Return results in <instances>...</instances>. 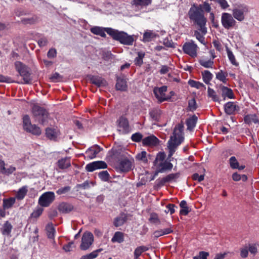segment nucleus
Here are the masks:
<instances>
[{"mask_svg":"<svg viewBox=\"0 0 259 259\" xmlns=\"http://www.w3.org/2000/svg\"><path fill=\"white\" fill-rule=\"evenodd\" d=\"M188 15L190 21L198 26L202 34L205 35L207 33L205 26L207 19L205 17L203 11L199 9L198 5L194 4L189 9Z\"/></svg>","mask_w":259,"mask_h":259,"instance_id":"f257e3e1","label":"nucleus"},{"mask_svg":"<svg viewBox=\"0 0 259 259\" xmlns=\"http://www.w3.org/2000/svg\"><path fill=\"white\" fill-rule=\"evenodd\" d=\"M184 125L182 123L177 124L173 131L167 143V148L169 150V156H171L176 151L177 147L184 140Z\"/></svg>","mask_w":259,"mask_h":259,"instance_id":"f03ea898","label":"nucleus"},{"mask_svg":"<svg viewBox=\"0 0 259 259\" xmlns=\"http://www.w3.org/2000/svg\"><path fill=\"white\" fill-rule=\"evenodd\" d=\"M106 32L111 35L113 39L119 41L120 43L126 45H132L134 38L124 32H119L112 28H107Z\"/></svg>","mask_w":259,"mask_h":259,"instance_id":"7ed1b4c3","label":"nucleus"},{"mask_svg":"<svg viewBox=\"0 0 259 259\" xmlns=\"http://www.w3.org/2000/svg\"><path fill=\"white\" fill-rule=\"evenodd\" d=\"M32 115L36 121L45 124L49 117L48 111L43 107L37 105H34L32 109Z\"/></svg>","mask_w":259,"mask_h":259,"instance_id":"20e7f679","label":"nucleus"},{"mask_svg":"<svg viewBox=\"0 0 259 259\" xmlns=\"http://www.w3.org/2000/svg\"><path fill=\"white\" fill-rule=\"evenodd\" d=\"M16 69L22 77L23 82L22 83L28 84L31 82L29 68L20 61H16L15 63Z\"/></svg>","mask_w":259,"mask_h":259,"instance_id":"39448f33","label":"nucleus"},{"mask_svg":"<svg viewBox=\"0 0 259 259\" xmlns=\"http://www.w3.org/2000/svg\"><path fill=\"white\" fill-rule=\"evenodd\" d=\"M23 127L27 132L34 135H40L41 133L40 128L35 124H32L30 117L25 115L23 117Z\"/></svg>","mask_w":259,"mask_h":259,"instance_id":"423d86ee","label":"nucleus"},{"mask_svg":"<svg viewBox=\"0 0 259 259\" xmlns=\"http://www.w3.org/2000/svg\"><path fill=\"white\" fill-rule=\"evenodd\" d=\"M55 195L53 192L43 193L39 198L38 204L42 207H48L55 200Z\"/></svg>","mask_w":259,"mask_h":259,"instance_id":"0eeeda50","label":"nucleus"},{"mask_svg":"<svg viewBox=\"0 0 259 259\" xmlns=\"http://www.w3.org/2000/svg\"><path fill=\"white\" fill-rule=\"evenodd\" d=\"M247 12V8L243 5H235L232 10V15L234 19L242 21L245 18V14Z\"/></svg>","mask_w":259,"mask_h":259,"instance_id":"6e6552de","label":"nucleus"},{"mask_svg":"<svg viewBox=\"0 0 259 259\" xmlns=\"http://www.w3.org/2000/svg\"><path fill=\"white\" fill-rule=\"evenodd\" d=\"M236 21L232 15L228 13H223L221 16V23L226 29L233 27L236 24Z\"/></svg>","mask_w":259,"mask_h":259,"instance_id":"1a4fd4ad","label":"nucleus"},{"mask_svg":"<svg viewBox=\"0 0 259 259\" xmlns=\"http://www.w3.org/2000/svg\"><path fill=\"white\" fill-rule=\"evenodd\" d=\"M198 46L193 41L185 42L183 46L184 52L192 58H195L197 55Z\"/></svg>","mask_w":259,"mask_h":259,"instance_id":"9d476101","label":"nucleus"},{"mask_svg":"<svg viewBox=\"0 0 259 259\" xmlns=\"http://www.w3.org/2000/svg\"><path fill=\"white\" fill-rule=\"evenodd\" d=\"M94 242V236L90 232H84L81 238V242L80 248L82 250H86L90 248Z\"/></svg>","mask_w":259,"mask_h":259,"instance_id":"9b49d317","label":"nucleus"},{"mask_svg":"<svg viewBox=\"0 0 259 259\" xmlns=\"http://www.w3.org/2000/svg\"><path fill=\"white\" fill-rule=\"evenodd\" d=\"M118 131L122 134H127L131 132V128L127 119L124 116H121L117 120Z\"/></svg>","mask_w":259,"mask_h":259,"instance_id":"f8f14e48","label":"nucleus"},{"mask_svg":"<svg viewBox=\"0 0 259 259\" xmlns=\"http://www.w3.org/2000/svg\"><path fill=\"white\" fill-rule=\"evenodd\" d=\"M167 91V87L162 86L160 88L155 87L153 89V93L155 97L159 102H162L167 101L168 98L165 96V92Z\"/></svg>","mask_w":259,"mask_h":259,"instance_id":"ddd939ff","label":"nucleus"},{"mask_svg":"<svg viewBox=\"0 0 259 259\" xmlns=\"http://www.w3.org/2000/svg\"><path fill=\"white\" fill-rule=\"evenodd\" d=\"M103 149L97 145H94L88 148L85 152V158L92 159L96 157Z\"/></svg>","mask_w":259,"mask_h":259,"instance_id":"4468645a","label":"nucleus"},{"mask_svg":"<svg viewBox=\"0 0 259 259\" xmlns=\"http://www.w3.org/2000/svg\"><path fill=\"white\" fill-rule=\"evenodd\" d=\"M179 173L169 174L162 179H157L156 180L157 185L158 187H161L166 183L175 182L179 178Z\"/></svg>","mask_w":259,"mask_h":259,"instance_id":"2eb2a0df","label":"nucleus"},{"mask_svg":"<svg viewBox=\"0 0 259 259\" xmlns=\"http://www.w3.org/2000/svg\"><path fill=\"white\" fill-rule=\"evenodd\" d=\"M107 165L103 161H96L86 165L85 169L89 172H92L98 169L106 168Z\"/></svg>","mask_w":259,"mask_h":259,"instance_id":"dca6fc26","label":"nucleus"},{"mask_svg":"<svg viewBox=\"0 0 259 259\" xmlns=\"http://www.w3.org/2000/svg\"><path fill=\"white\" fill-rule=\"evenodd\" d=\"M220 90L221 96L224 100H225L226 99H234L235 96L231 89L224 85H221L220 86Z\"/></svg>","mask_w":259,"mask_h":259,"instance_id":"f3484780","label":"nucleus"},{"mask_svg":"<svg viewBox=\"0 0 259 259\" xmlns=\"http://www.w3.org/2000/svg\"><path fill=\"white\" fill-rule=\"evenodd\" d=\"M225 112L227 114H234L236 111L239 110V106L234 102H228L224 105Z\"/></svg>","mask_w":259,"mask_h":259,"instance_id":"a211bd4d","label":"nucleus"},{"mask_svg":"<svg viewBox=\"0 0 259 259\" xmlns=\"http://www.w3.org/2000/svg\"><path fill=\"white\" fill-rule=\"evenodd\" d=\"M159 140L154 136L151 135L144 138L142 143L145 146H156L158 144Z\"/></svg>","mask_w":259,"mask_h":259,"instance_id":"6ab92c4d","label":"nucleus"},{"mask_svg":"<svg viewBox=\"0 0 259 259\" xmlns=\"http://www.w3.org/2000/svg\"><path fill=\"white\" fill-rule=\"evenodd\" d=\"M132 168V161L127 159H123L120 161L118 165L119 169L122 172L128 171Z\"/></svg>","mask_w":259,"mask_h":259,"instance_id":"aec40b11","label":"nucleus"},{"mask_svg":"<svg viewBox=\"0 0 259 259\" xmlns=\"http://www.w3.org/2000/svg\"><path fill=\"white\" fill-rule=\"evenodd\" d=\"M158 36V35L154 31L146 30L143 34L142 40L144 42H150Z\"/></svg>","mask_w":259,"mask_h":259,"instance_id":"412c9836","label":"nucleus"},{"mask_svg":"<svg viewBox=\"0 0 259 259\" xmlns=\"http://www.w3.org/2000/svg\"><path fill=\"white\" fill-rule=\"evenodd\" d=\"M156 166L158 168H159L160 172H163L166 170H171L173 165L170 162L165 161L162 162H159Z\"/></svg>","mask_w":259,"mask_h":259,"instance_id":"4be33fe9","label":"nucleus"},{"mask_svg":"<svg viewBox=\"0 0 259 259\" xmlns=\"http://www.w3.org/2000/svg\"><path fill=\"white\" fill-rule=\"evenodd\" d=\"M127 217L125 214L121 213L118 217L114 219L113 224L117 227L122 226L126 221Z\"/></svg>","mask_w":259,"mask_h":259,"instance_id":"5701e85b","label":"nucleus"},{"mask_svg":"<svg viewBox=\"0 0 259 259\" xmlns=\"http://www.w3.org/2000/svg\"><path fill=\"white\" fill-rule=\"evenodd\" d=\"M28 192V187L26 186H23L22 187L19 189L17 193L16 194V196L15 198L16 199L21 200L23 199L25 196L26 195Z\"/></svg>","mask_w":259,"mask_h":259,"instance_id":"b1692460","label":"nucleus"},{"mask_svg":"<svg viewBox=\"0 0 259 259\" xmlns=\"http://www.w3.org/2000/svg\"><path fill=\"white\" fill-rule=\"evenodd\" d=\"M106 28H103L99 26H95L91 28V31L93 34L100 35L101 37H105L106 36L105 32H106Z\"/></svg>","mask_w":259,"mask_h":259,"instance_id":"393cba45","label":"nucleus"},{"mask_svg":"<svg viewBox=\"0 0 259 259\" xmlns=\"http://www.w3.org/2000/svg\"><path fill=\"white\" fill-rule=\"evenodd\" d=\"M70 160L69 157H65L59 160L57 165L60 169L67 168L70 166Z\"/></svg>","mask_w":259,"mask_h":259,"instance_id":"a878e982","label":"nucleus"},{"mask_svg":"<svg viewBox=\"0 0 259 259\" xmlns=\"http://www.w3.org/2000/svg\"><path fill=\"white\" fill-rule=\"evenodd\" d=\"M152 0H134V4L139 9L145 8L151 4Z\"/></svg>","mask_w":259,"mask_h":259,"instance_id":"bb28decb","label":"nucleus"},{"mask_svg":"<svg viewBox=\"0 0 259 259\" xmlns=\"http://www.w3.org/2000/svg\"><path fill=\"white\" fill-rule=\"evenodd\" d=\"M197 121V117L194 115L188 118L186 120V125L188 130H192L196 126Z\"/></svg>","mask_w":259,"mask_h":259,"instance_id":"cd10ccee","label":"nucleus"},{"mask_svg":"<svg viewBox=\"0 0 259 259\" xmlns=\"http://www.w3.org/2000/svg\"><path fill=\"white\" fill-rule=\"evenodd\" d=\"M226 50L228 58L230 63L235 66H238L239 63L236 61L235 55L232 51L227 47H226Z\"/></svg>","mask_w":259,"mask_h":259,"instance_id":"c85d7f7f","label":"nucleus"},{"mask_svg":"<svg viewBox=\"0 0 259 259\" xmlns=\"http://www.w3.org/2000/svg\"><path fill=\"white\" fill-rule=\"evenodd\" d=\"M162 114L161 111L158 108L151 109L149 112L150 117L153 120L158 121L160 118Z\"/></svg>","mask_w":259,"mask_h":259,"instance_id":"c756f323","label":"nucleus"},{"mask_svg":"<svg viewBox=\"0 0 259 259\" xmlns=\"http://www.w3.org/2000/svg\"><path fill=\"white\" fill-rule=\"evenodd\" d=\"M214 57H213L212 59H205L204 58H201L199 60V64L203 67L206 68H212L214 64L213 59Z\"/></svg>","mask_w":259,"mask_h":259,"instance_id":"7c9ffc66","label":"nucleus"},{"mask_svg":"<svg viewBox=\"0 0 259 259\" xmlns=\"http://www.w3.org/2000/svg\"><path fill=\"white\" fill-rule=\"evenodd\" d=\"M73 207L67 203L62 202L58 206V210L63 213H68L72 210Z\"/></svg>","mask_w":259,"mask_h":259,"instance_id":"2f4dec72","label":"nucleus"},{"mask_svg":"<svg viewBox=\"0 0 259 259\" xmlns=\"http://www.w3.org/2000/svg\"><path fill=\"white\" fill-rule=\"evenodd\" d=\"M116 88L118 90L124 91L127 88L126 81L125 79L118 78L116 84Z\"/></svg>","mask_w":259,"mask_h":259,"instance_id":"473e14b6","label":"nucleus"},{"mask_svg":"<svg viewBox=\"0 0 259 259\" xmlns=\"http://www.w3.org/2000/svg\"><path fill=\"white\" fill-rule=\"evenodd\" d=\"M244 119L245 122L247 124H251L252 123H258L259 122L256 115L254 114L246 115Z\"/></svg>","mask_w":259,"mask_h":259,"instance_id":"72a5a7b5","label":"nucleus"},{"mask_svg":"<svg viewBox=\"0 0 259 259\" xmlns=\"http://www.w3.org/2000/svg\"><path fill=\"white\" fill-rule=\"evenodd\" d=\"M227 76L228 73L224 72L222 70L216 73V78L224 83H227V82L228 80L227 78Z\"/></svg>","mask_w":259,"mask_h":259,"instance_id":"f704fd0d","label":"nucleus"},{"mask_svg":"<svg viewBox=\"0 0 259 259\" xmlns=\"http://www.w3.org/2000/svg\"><path fill=\"white\" fill-rule=\"evenodd\" d=\"M91 82L99 87L105 85V80L98 76H92L91 78Z\"/></svg>","mask_w":259,"mask_h":259,"instance_id":"c9c22d12","label":"nucleus"},{"mask_svg":"<svg viewBox=\"0 0 259 259\" xmlns=\"http://www.w3.org/2000/svg\"><path fill=\"white\" fill-rule=\"evenodd\" d=\"M149 249V248L145 246L137 247L134 251V259H138L142 253Z\"/></svg>","mask_w":259,"mask_h":259,"instance_id":"e433bc0d","label":"nucleus"},{"mask_svg":"<svg viewBox=\"0 0 259 259\" xmlns=\"http://www.w3.org/2000/svg\"><path fill=\"white\" fill-rule=\"evenodd\" d=\"M202 79L206 84H209L213 77L212 74L208 70H204L202 72Z\"/></svg>","mask_w":259,"mask_h":259,"instance_id":"4c0bfd02","label":"nucleus"},{"mask_svg":"<svg viewBox=\"0 0 259 259\" xmlns=\"http://www.w3.org/2000/svg\"><path fill=\"white\" fill-rule=\"evenodd\" d=\"M12 226L10 222L6 221L2 228V232L3 235H9L11 232Z\"/></svg>","mask_w":259,"mask_h":259,"instance_id":"58836bf2","label":"nucleus"},{"mask_svg":"<svg viewBox=\"0 0 259 259\" xmlns=\"http://www.w3.org/2000/svg\"><path fill=\"white\" fill-rule=\"evenodd\" d=\"M16 198L11 197L8 199H3V207L4 209H9L11 208L15 203Z\"/></svg>","mask_w":259,"mask_h":259,"instance_id":"ea45409f","label":"nucleus"},{"mask_svg":"<svg viewBox=\"0 0 259 259\" xmlns=\"http://www.w3.org/2000/svg\"><path fill=\"white\" fill-rule=\"evenodd\" d=\"M46 134L47 137L50 140H55L57 137V132L52 128H47L46 129Z\"/></svg>","mask_w":259,"mask_h":259,"instance_id":"a19ab883","label":"nucleus"},{"mask_svg":"<svg viewBox=\"0 0 259 259\" xmlns=\"http://www.w3.org/2000/svg\"><path fill=\"white\" fill-rule=\"evenodd\" d=\"M207 96L209 98H211V99L214 102H220V98L219 96L217 94L215 91L208 87L207 89Z\"/></svg>","mask_w":259,"mask_h":259,"instance_id":"79ce46f5","label":"nucleus"},{"mask_svg":"<svg viewBox=\"0 0 259 259\" xmlns=\"http://www.w3.org/2000/svg\"><path fill=\"white\" fill-rule=\"evenodd\" d=\"M47 236L49 238L54 239L55 234V229L52 224H48L46 227Z\"/></svg>","mask_w":259,"mask_h":259,"instance_id":"37998d69","label":"nucleus"},{"mask_svg":"<svg viewBox=\"0 0 259 259\" xmlns=\"http://www.w3.org/2000/svg\"><path fill=\"white\" fill-rule=\"evenodd\" d=\"M180 206L181 208L180 210V214L182 215H186L190 212V210L187 206V202L185 200H182L180 204Z\"/></svg>","mask_w":259,"mask_h":259,"instance_id":"c03bdc74","label":"nucleus"},{"mask_svg":"<svg viewBox=\"0 0 259 259\" xmlns=\"http://www.w3.org/2000/svg\"><path fill=\"white\" fill-rule=\"evenodd\" d=\"M123 240V234L121 232H116L111 239V241L120 243L122 242Z\"/></svg>","mask_w":259,"mask_h":259,"instance_id":"a18cd8bd","label":"nucleus"},{"mask_svg":"<svg viewBox=\"0 0 259 259\" xmlns=\"http://www.w3.org/2000/svg\"><path fill=\"white\" fill-rule=\"evenodd\" d=\"M137 57L135 59L134 62L136 65L141 66L143 63V59L145 53L144 52L140 51L137 53Z\"/></svg>","mask_w":259,"mask_h":259,"instance_id":"49530a36","label":"nucleus"},{"mask_svg":"<svg viewBox=\"0 0 259 259\" xmlns=\"http://www.w3.org/2000/svg\"><path fill=\"white\" fill-rule=\"evenodd\" d=\"M200 10H202L203 12L210 13L211 10L210 5L206 1L203 3L202 4L198 6Z\"/></svg>","mask_w":259,"mask_h":259,"instance_id":"de8ad7c7","label":"nucleus"},{"mask_svg":"<svg viewBox=\"0 0 259 259\" xmlns=\"http://www.w3.org/2000/svg\"><path fill=\"white\" fill-rule=\"evenodd\" d=\"M188 83L191 87L195 88L197 89H200L201 88L205 89V86L199 81L190 79L189 80Z\"/></svg>","mask_w":259,"mask_h":259,"instance_id":"09e8293b","label":"nucleus"},{"mask_svg":"<svg viewBox=\"0 0 259 259\" xmlns=\"http://www.w3.org/2000/svg\"><path fill=\"white\" fill-rule=\"evenodd\" d=\"M149 221L150 223L155 224H160V221L158 218V214L155 212H152L150 215Z\"/></svg>","mask_w":259,"mask_h":259,"instance_id":"8fccbe9b","label":"nucleus"},{"mask_svg":"<svg viewBox=\"0 0 259 259\" xmlns=\"http://www.w3.org/2000/svg\"><path fill=\"white\" fill-rule=\"evenodd\" d=\"M136 158L137 160H141L144 163H147L148 162L147 153L146 151H143L137 154Z\"/></svg>","mask_w":259,"mask_h":259,"instance_id":"3c124183","label":"nucleus"},{"mask_svg":"<svg viewBox=\"0 0 259 259\" xmlns=\"http://www.w3.org/2000/svg\"><path fill=\"white\" fill-rule=\"evenodd\" d=\"M165 154L164 153H158L154 161V165L156 166L159 162H162L165 159Z\"/></svg>","mask_w":259,"mask_h":259,"instance_id":"603ef678","label":"nucleus"},{"mask_svg":"<svg viewBox=\"0 0 259 259\" xmlns=\"http://www.w3.org/2000/svg\"><path fill=\"white\" fill-rule=\"evenodd\" d=\"M230 167L233 169H237L238 167L239 163L235 156H232L229 159Z\"/></svg>","mask_w":259,"mask_h":259,"instance_id":"864d4df0","label":"nucleus"},{"mask_svg":"<svg viewBox=\"0 0 259 259\" xmlns=\"http://www.w3.org/2000/svg\"><path fill=\"white\" fill-rule=\"evenodd\" d=\"M217 4H218L223 10H226L229 7V5L227 0H214Z\"/></svg>","mask_w":259,"mask_h":259,"instance_id":"5fc2aeb1","label":"nucleus"},{"mask_svg":"<svg viewBox=\"0 0 259 259\" xmlns=\"http://www.w3.org/2000/svg\"><path fill=\"white\" fill-rule=\"evenodd\" d=\"M98 176L99 178L105 182L108 181L109 179V174L107 170L102 171L99 173Z\"/></svg>","mask_w":259,"mask_h":259,"instance_id":"6e6d98bb","label":"nucleus"},{"mask_svg":"<svg viewBox=\"0 0 259 259\" xmlns=\"http://www.w3.org/2000/svg\"><path fill=\"white\" fill-rule=\"evenodd\" d=\"M44 209L41 207H38L36 208L32 212L31 216L32 218H37L39 217L42 213Z\"/></svg>","mask_w":259,"mask_h":259,"instance_id":"4d7b16f0","label":"nucleus"},{"mask_svg":"<svg viewBox=\"0 0 259 259\" xmlns=\"http://www.w3.org/2000/svg\"><path fill=\"white\" fill-rule=\"evenodd\" d=\"M71 189L70 187L69 186H65L64 187L61 188L59 189L56 193L58 195L64 194L68 192Z\"/></svg>","mask_w":259,"mask_h":259,"instance_id":"13d9d810","label":"nucleus"},{"mask_svg":"<svg viewBox=\"0 0 259 259\" xmlns=\"http://www.w3.org/2000/svg\"><path fill=\"white\" fill-rule=\"evenodd\" d=\"M143 138V136L141 134L139 133H136L135 134H134L131 137V139L133 141L136 142H139L141 141Z\"/></svg>","mask_w":259,"mask_h":259,"instance_id":"bf43d9fd","label":"nucleus"},{"mask_svg":"<svg viewBox=\"0 0 259 259\" xmlns=\"http://www.w3.org/2000/svg\"><path fill=\"white\" fill-rule=\"evenodd\" d=\"M188 107L191 111H194L196 109V103L194 99H191L189 101Z\"/></svg>","mask_w":259,"mask_h":259,"instance_id":"052dcab7","label":"nucleus"},{"mask_svg":"<svg viewBox=\"0 0 259 259\" xmlns=\"http://www.w3.org/2000/svg\"><path fill=\"white\" fill-rule=\"evenodd\" d=\"M194 35L196 38L202 44L205 45V38L198 31L194 32Z\"/></svg>","mask_w":259,"mask_h":259,"instance_id":"680f3d73","label":"nucleus"},{"mask_svg":"<svg viewBox=\"0 0 259 259\" xmlns=\"http://www.w3.org/2000/svg\"><path fill=\"white\" fill-rule=\"evenodd\" d=\"M16 167L10 165L8 168H5V170L4 171L3 174L6 175H10L13 173L16 170Z\"/></svg>","mask_w":259,"mask_h":259,"instance_id":"e2e57ef3","label":"nucleus"},{"mask_svg":"<svg viewBox=\"0 0 259 259\" xmlns=\"http://www.w3.org/2000/svg\"><path fill=\"white\" fill-rule=\"evenodd\" d=\"M48 43V39L45 37H41L38 40V44L40 47H44L46 46Z\"/></svg>","mask_w":259,"mask_h":259,"instance_id":"0e129e2a","label":"nucleus"},{"mask_svg":"<svg viewBox=\"0 0 259 259\" xmlns=\"http://www.w3.org/2000/svg\"><path fill=\"white\" fill-rule=\"evenodd\" d=\"M175 207L176 206L173 204H168L166 205L167 210H165V212L167 213L170 212L171 214H173L175 211Z\"/></svg>","mask_w":259,"mask_h":259,"instance_id":"69168bd1","label":"nucleus"},{"mask_svg":"<svg viewBox=\"0 0 259 259\" xmlns=\"http://www.w3.org/2000/svg\"><path fill=\"white\" fill-rule=\"evenodd\" d=\"M248 250L251 254H253L254 255L257 252V247L256 244H250L249 246Z\"/></svg>","mask_w":259,"mask_h":259,"instance_id":"338daca9","label":"nucleus"},{"mask_svg":"<svg viewBox=\"0 0 259 259\" xmlns=\"http://www.w3.org/2000/svg\"><path fill=\"white\" fill-rule=\"evenodd\" d=\"M57 55L56 50L55 49H51L48 52L47 56L50 58H55Z\"/></svg>","mask_w":259,"mask_h":259,"instance_id":"774afa93","label":"nucleus"}]
</instances>
